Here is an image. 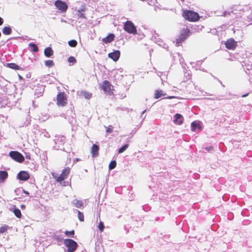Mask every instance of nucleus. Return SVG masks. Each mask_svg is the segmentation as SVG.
Here are the masks:
<instances>
[{
    "label": "nucleus",
    "instance_id": "f257e3e1",
    "mask_svg": "<svg viewBox=\"0 0 252 252\" xmlns=\"http://www.w3.org/2000/svg\"><path fill=\"white\" fill-rule=\"evenodd\" d=\"M183 16L186 19L190 21H196L199 17L197 13L190 10L184 11Z\"/></svg>",
    "mask_w": 252,
    "mask_h": 252
},
{
    "label": "nucleus",
    "instance_id": "f03ea898",
    "mask_svg": "<svg viewBox=\"0 0 252 252\" xmlns=\"http://www.w3.org/2000/svg\"><path fill=\"white\" fill-rule=\"evenodd\" d=\"M67 103V98L64 93H59L57 96V104L60 107H63Z\"/></svg>",
    "mask_w": 252,
    "mask_h": 252
},
{
    "label": "nucleus",
    "instance_id": "7ed1b4c3",
    "mask_svg": "<svg viewBox=\"0 0 252 252\" xmlns=\"http://www.w3.org/2000/svg\"><path fill=\"white\" fill-rule=\"evenodd\" d=\"M63 244L67 248V251L68 252H73L77 247V243L70 239H64Z\"/></svg>",
    "mask_w": 252,
    "mask_h": 252
},
{
    "label": "nucleus",
    "instance_id": "20e7f679",
    "mask_svg": "<svg viewBox=\"0 0 252 252\" xmlns=\"http://www.w3.org/2000/svg\"><path fill=\"white\" fill-rule=\"evenodd\" d=\"M124 29L129 33L133 34H136L137 33V30L135 26L134 25L133 23L130 21H127L125 23Z\"/></svg>",
    "mask_w": 252,
    "mask_h": 252
},
{
    "label": "nucleus",
    "instance_id": "39448f33",
    "mask_svg": "<svg viewBox=\"0 0 252 252\" xmlns=\"http://www.w3.org/2000/svg\"><path fill=\"white\" fill-rule=\"evenodd\" d=\"M9 155L13 159L18 162H23L25 159L24 156L17 151H11Z\"/></svg>",
    "mask_w": 252,
    "mask_h": 252
},
{
    "label": "nucleus",
    "instance_id": "423d86ee",
    "mask_svg": "<svg viewBox=\"0 0 252 252\" xmlns=\"http://www.w3.org/2000/svg\"><path fill=\"white\" fill-rule=\"evenodd\" d=\"M55 5L57 8L61 12H65L68 8V6L65 2L60 0H57L55 2Z\"/></svg>",
    "mask_w": 252,
    "mask_h": 252
},
{
    "label": "nucleus",
    "instance_id": "0eeeda50",
    "mask_svg": "<svg viewBox=\"0 0 252 252\" xmlns=\"http://www.w3.org/2000/svg\"><path fill=\"white\" fill-rule=\"evenodd\" d=\"M69 172H70V168L69 167L65 168L63 170L61 174L59 176L57 177V178H56L57 182H60L63 181L65 179H66L67 177Z\"/></svg>",
    "mask_w": 252,
    "mask_h": 252
},
{
    "label": "nucleus",
    "instance_id": "6e6552de",
    "mask_svg": "<svg viewBox=\"0 0 252 252\" xmlns=\"http://www.w3.org/2000/svg\"><path fill=\"white\" fill-rule=\"evenodd\" d=\"M17 178L20 180L26 181L29 179L30 175L26 171H21L18 174Z\"/></svg>",
    "mask_w": 252,
    "mask_h": 252
},
{
    "label": "nucleus",
    "instance_id": "1a4fd4ad",
    "mask_svg": "<svg viewBox=\"0 0 252 252\" xmlns=\"http://www.w3.org/2000/svg\"><path fill=\"white\" fill-rule=\"evenodd\" d=\"M108 57L112 59L114 61H117L120 57V52L116 50L113 52H111L108 54Z\"/></svg>",
    "mask_w": 252,
    "mask_h": 252
},
{
    "label": "nucleus",
    "instance_id": "9d476101",
    "mask_svg": "<svg viewBox=\"0 0 252 252\" xmlns=\"http://www.w3.org/2000/svg\"><path fill=\"white\" fill-rule=\"evenodd\" d=\"M236 42L233 39H229L227 40L225 46L227 49H234L236 46Z\"/></svg>",
    "mask_w": 252,
    "mask_h": 252
},
{
    "label": "nucleus",
    "instance_id": "9b49d317",
    "mask_svg": "<svg viewBox=\"0 0 252 252\" xmlns=\"http://www.w3.org/2000/svg\"><path fill=\"white\" fill-rule=\"evenodd\" d=\"M184 118L183 116L179 114H176L174 116V119L173 122L177 125H181L183 123Z\"/></svg>",
    "mask_w": 252,
    "mask_h": 252
},
{
    "label": "nucleus",
    "instance_id": "f8f14e48",
    "mask_svg": "<svg viewBox=\"0 0 252 252\" xmlns=\"http://www.w3.org/2000/svg\"><path fill=\"white\" fill-rule=\"evenodd\" d=\"M102 89L105 93H109L111 90V85L107 81H104L101 86Z\"/></svg>",
    "mask_w": 252,
    "mask_h": 252
},
{
    "label": "nucleus",
    "instance_id": "ddd939ff",
    "mask_svg": "<svg viewBox=\"0 0 252 252\" xmlns=\"http://www.w3.org/2000/svg\"><path fill=\"white\" fill-rule=\"evenodd\" d=\"M72 205L78 208H81L83 207V202L82 200H78L77 198L73 199L71 201Z\"/></svg>",
    "mask_w": 252,
    "mask_h": 252
},
{
    "label": "nucleus",
    "instance_id": "4468645a",
    "mask_svg": "<svg viewBox=\"0 0 252 252\" xmlns=\"http://www.w3.org/2000/svg\"><path fill=\"white\" fill-rule=\"evenodd\" d=\"M99 147L97 145L93 144L91 148V153L93 157H96L98 155Z\"/></svg>",
    "mask_w": 252,
    "mask_h": 252
},
{
    "label": "nucleus",
    "instance_id": "2eb2a0df",
    "mask_svg": "<svg viewBox=\"0 0 252 252\" xmlns=\"http://www.w3.org/2000/svg\"><path fill=\"white\" fill-rule=\"evenodd\" d=\"M115 35L113 33H109L107 36L105 38H103L102 39L103 42L105 43H109L111 42L114 39Z\"/></svg>",
    "mask_w": 252,
    "mask_h": 252
},
{
    "label": "nucleus",
    "instance_id": "dca6fc26",
    "mask_svg": "<svg viewBox=\"0 0 252 252\" xmlns=\"http://www.w3.org/2000/svg\"><path fill=\"white\" fill-rule=\"evenodd\" d=\"M8 173L5 171H0V183H3L7 178Z\"/></svg>",
    "mask_w": 252,
    "mask_h": 252
},
{
    "label": "nucleus",
    "instance_id": "f3484780",
    "mask_svg": "<svg viewBox=\"0 0 252 252\" xmlns=\"http://www.w3.org/2000/svg\"><path fill=\"white\" fill-rule=\"evenodd\" d=\"M44 55L47 57H50L53 54V51L51 47H47L45 49Z\"/></svg>",
    "mask_w": 252,
    "mask_h": 252
},
{
    "label": "nucleus",
    "instance_id": "a211bd4d",
    "mask_svg": "<svg viewBox=\"0 0 252 252\" xmlns=\"http://www.w3.org/2000/svg\"><path fill=\"white\" fill-rule=\"evenodd\" d=\"M10 210L13 211L15 216L18 218H20L21 217L22 214L20 210L18 208H16L15 205L14 206V208L10 209Z\"/></svg>",
    "mask_w": 252,
    "mask_h": 252
},
{
    "label": "nucleus",
    "instance_id": "6ab92c4d",
    "mask_svg": "<svg viewBox=\"0 0 252 252\" xmlns=\"http://www.w3.org/2000/svg\"><path fill=\"white\" fill-rule=\"evenodd\" d=\"M189 30L188 29H186L184 32H182L181 34L180 35L179 38H180L181 40H185V39L188 36V33H189Z\"/></svg>",
    "mask_w": 252,
    "mask_h": 252
},
{
    "label": "nucleus",
    "instance_id": "aec40b11",
    "mask_svg": "<svg viewBox=\"0 0 252 252\" xmlns=\"http://www.w3.org/2000/svg\"><path fill=\"white\" fill-rule=\"evenodd\" d=\"M165 94L163 93L162 90H157L155 94V98L158 99L161 96H164Z\"/></svg>",
    "mask_w": 252,
    "mask_h": 252
},
{
    "label": "nucleus",
    "instance_id": "412c9836",
    "mask_svg": "<svg viewBox=\"0 0 252 252\" xmlns=\"http://www.w3.org/2000/svg\"><path fill=\"white\" fill-rule=\"evenodd\" d=\"M11 32L12 30L9 26L5 27L2 29V33L5 35H9Z\"/></svg>",
    "mask_w": 252,
    "mask_h": 252
},
{
    "label": "nucleus",
    "instance_id": "4be33fe9",
    "mask_svg": "<svg viewBox=\"0 0 252 252\" xmlns=\"http://www.w3.org/2000/svg\"><path fill=\"white\" fill-rule=\"evenodd\" d=\"M6 66L10 68L14 69L15 70H19L21 68V67L19 65L14 63H7Z\"/></svg>",
    "mask_w": 252,
    "mask_h": 252
},
{
    "label": "nucleus",
    "instance_id": "5701e85b",
    "mask_svg": "<svg viewBox=\"0 0 252 252\" xmlns=\"http://www.w3.org/2000/svg\"><path fill=\"white\" fill-rule=\"evenodd\" d=\"M29 46L31 47V50L33 52H36L38 51V49L37 46L35 43H29Z\"/></svg>",
    "mask_w": 252,
    "mask_h": 252
},
{
    "label": "nucleus",
    "instance_id": "b1692460",
    "mask_svg": "<svg viewBox=\"0 0 252 252\" xmlns=\"http://www.w3.org/2000/svg\"><path fill=\"white\" fill-rule=\"evenodd\" d=\"M81 94L83 95H84V96L86 99H90V98H91V97H92V95L91 93H90L89 92H86V91L82 92H81Z\"/></svg>",
    "mask_w": 252,
    "mask_h": 252
},
{
    "label": "nucleus",
    "instance_id": "393cba45",
    "mask_svg": "<svg viewBox=\"0 0 252 252\" xmlns=\"http://www.w3.org/2000/svg\"><path fill=\"white\" fill-rule=\"evenodd\" d=\"M64 233L66 235V236L71 238H73L74 235V231L71 230V231H65L64 232Z\"/></svg>",
    "mask_w": 252,
    "mask_h": 252
},
{
    "label": "nucleus",
    "instance_id": "a878e982",
    "mask_svg": "<svg viewBox=\"0 0 252 252\" xmlns=\"http://www.w3.org/2000/svg\"><path fill=\"white\" fill-rule=\"evenodd\" d=\"M54 64V63L52 60H47L45 62V65L48 67L53 66Z\"/></svg>",
    "mask_w": 252,
    "mask_h": 252
},
{
    "label": "nucleus",
    "instance_id": "bb28decb",
    "mask_svg": "<svg viewBox=\"0 0 252 252\" xmlns=\"http://www.w3.org/2000/svg\"><path fill=\"white\" fill-rule=\"evenodd\" d=\"M116 162L115 160L111 161L109 165V168L112 170L115 168L116 166Z\"/></svg>",
    "mask_w": 252,
    "mask_h": 252
},
{
    "label": "nucleus",
    "instance_id": "cd10ccee",
    "mask_svg": "<svg viewBox=\"0 0 252 252\" xmlns=\"http://www.w3.org/2000/svg\"><path fill=\"white\" fill-rule=\"evenodd\" d=\"M128 147V144H126L122 146L121 148L119 150V153L121 154L123 153L124 151H125L126 149Z\"/></svg>",
    "mask_w": 252,
    "mask_h": 252
},
{
    "label": "nucleus",
    "instance_id": "c85d7f7f",
    "mask_svg": "<svg viewBox=\"0 0 252 252\" xmlns=\"http://www.w3.org/2000/svg\"><path fill=\"white\" fill-rule=\"evenodd\" d=\"M77 42L75 40H71L68 41V45L72 47H74L77 45Z\"/></svg>",
    "mask_w": 252,
    "mask_h": 252
},
{
    "label": "nucleus",
    "instance_id": "c756f323",
    "mask_svg": "<svg viewBox=\"0 0 252 252\" xmlns=\"http://www.w3.org/2000/svg\"><path fill=\"white\" fill-rule=\"evenodd\" d=\"M191 130L195 131L197 127H199V125L195 122H193L191 124Z\"/></svg>",
    "mask_w": 252,
    "mask_h": 252
},
{
    "label": "nucleus",
    "instance_id": "7c9ffc66",
    "mask_svg": "<svg viewBox=\"0 0 252 252\" xmlns=\"http://www.w3.org/2000/svg\"><path fill=\"white\" fill-rule=\"evenodd\" d=\"M77 213H78V217L79 220L80 221H83L84 220L83 214L79 210H77Z\"/></svg>",
    "mask_w": 252,
    "mask_h": 252
},
{
    "label": "nucleus",
    "instance_id": "2f4dec72",
    "mask_svg": "<svg viewBox=\"0 0 252 252\" xmlns=\"http://www.w3.org/2000/svg\"><path fill=\"white\" fill-rule=\"evenodd\" d=\"M77 16L81 18L85 19L86 17L85 16L84 14L82 12V9L78 10Z\"/></svg>",
    "mask_w": 252,
    "mask_h": 252
},
{
    "label": "nucleus",
    "instance_id": "473e14b6",
    "mask_svg": "<svg viewBox=\"0 0 252 252\" xmlns=\"http://www.w3.org/2000/svg\"><path fill=\"white\" fill-rule=\"evenodd\" d=\"M68 62L69 63H74L76 62V60L74 57L71 56L68 58Z\"/></svg>",
    "mask_w": 252,
    "mask_h": 252
},
{
    "label": "nucleus",
    "instance_id": "72a5a7b5",
    "mask_svg": "<svg viewBox=\"0 0 252 252\" xmlns=\"http://www.w3.org/2000/svg\"><path fill=\"white\" fill-rule=\"evenodd\" d=\"M8 228V226L6 225H3L0 227V233H3L5 232Z\"/></svg>",
    "mask_w": 252,
    "mask_h": 252
},
{
    "label": "nucleus",
    "instance_id": "f704fd0d",
    "mask_svg": "<svg viewBox=\"0 0 252 252\" xmlns=\"http://www.w3.org/2000/svg\"><path fill=\"white\" fill-rule=\"evenodd\" d=\"M104 228V226L103 223L102 222L100 221L98 224L99 229L100 230V231L102 232L103 231Z\"/></svg>",
    "mask_w": 252,
    "mask_h": 252
},
{
    "label": "nucleus",
    "instance_id": "c9c22d12",
    "mask_svg": "<svg viewBox=\"0 0 252 252\" xmlns=\"http://www.w3.org/2000/svg\"><path fill=\"white\" fill-rule=\"evenodd\" d=\"M183 41L184 40H181L180 38L179 37L176 39V45L177 46H180Z\"/></svg>",
    "mask_w": 252,
    "mask_h": 252
},
{
    "label": "nucleus",
    "instance_id": "e433bc0d",
    "mask_svg": "<svg viewBox=\"0 0 252 252\" xmlns=\"http://www.w3.org/2000/svg\"><path fill=\"white\" fill-rule=\"evenodd\" d=\"M113 130V127L111 126H109L106 130L107 133H111Z\"/></svg>",
    "mask_w": 252,
    "mask_h": 252
},
{
    "label": "nucleus",
    "instance_id": "4c0bfd02",
    "mask_svg": "<svg viewBox=\"0 0 252 252\" xmlns=\"http://www.w3.org/2000/svg\"><path fill=\"white\" fill-rule=\"evenodd\" d=\"M204 149L209 152L213 150V147L212 146L206 147L204 148Z\"/></svg>",
    "mask_w": 252,
    "mask_h": 252
},
{
    "label": "nucleus",
    "instance_id": "58836bf2",
    "mask_svg": "<svg viewBox=\"0 0 252 252\" xmlns=\"http://www.w3.org/2000/svg\"><path fill=\"white\" fill-rule=\"evenodd\" d=\"M25 157L27 159H31V156L29 154H26L25 156Z\"/></svg>",
    "mask_w": 252,
    "mask_h": 252
},
{
    "label": "nucleus",
    "instance_id": "ea45409f",
    "mask_svg": "<svg viewBox=\"0 0 252 252\" xmlns=\"http://www.w3.org/2000/svg\"><path fill=\"white\" fill-rule=\"evenodd\" d=\"M3 23V20L2 19V18H1V17H0V26H1V25H2Z\"/></svg>",
    "mask_w": 252,
    "mask_h": 252
},
{
    "label": "nucleus",
    "instance_id": "a19ab883",
    "mask_svg": "<svg viewBox=\"0 0 252 252\" xmlns=\"http://www.w3.org/2000/svg\"><path fill=\"white\" fill-rule=\"evenodd\" d=\"M80 160H81V159H80V158H75V159H74L73 161H74V162H76V161H80Z\"/></svg>",
    "mask_w": 252,
    "mask_h": 252
},
{
    "label": "nucleus",
    "instance_id": "79ce46f5",
    "mask_svg": "<svg viewBox=\"0 0 252 252\" xmlns=\"http://www.w3.org/2000/svg\"><path fill=\"white\" fill-rule=\"evenodd\" d=\"M20 208L22 209H24L26 208V206L25 205H21Z\"/></svg>",
    "mask_w": 252,
    "mask_h": 252
},
{
    "label": "nucleus",
    "instance_id": "37998d69",
    "mask_svg": "<svg viewBox=\"0 0 252 252\" xmlns=\"http://www.w3.org/2000/svg\"><path fill=\"white\" fill-rule=\"evenodd\" d=\"M248 95V94H243L242 95V97H246Z\"/></svg>",
    "mask_w": 252,
    "mask_h": 252
},
{
    "label": "nucleus",
    "instance_id": "c03bdc74",
    "mask_svg": "<svg viewBox=\"0 0 252 252\" xmlns=\"http://www.w3.org/2000/svg\"><path fill=\"white\" fill-rule=\"evenodd\" d=\"M24 192L25 194H29V192H28V191H25V190H24Z\"/></svg>",
    "mask_w": 252,
    "mask_h": 252
},
{
    "label": "nucleus",
    "instance_id": "a18cd8bd",
    "mask_svg": "<svg viewBox=\"0 0 252 252\" xmlns=\"http://www.w3.org/2000/svg\"><path fill=\"white\" fill-rule=\"evenodd\" d=\"M174 97L173 96H168V97H166V98H168V99H171L172 98H173Z\"/></svg>",
    "mask_w": 252,
    "mask_h": 252
},
{
    "label": "nucleus",
    "instance_id": "49530a36",
    "mask_svg": "<svg viewBox=\"0 0 252 252\" xmlns=\"http://www.w3.org/2000/svg\"><path fill=\"white\" fill-rule=\"evenodd\" d=\"M188 76H189V77L187 79H190V75H189V72L188 73Z\"/></svg>",
    "mask_w": 252,
    "mask_h": 252
},
{
    "label": "nucleus",
    "instance_id": "de8ad7c7",
    "mask_svg": "<svg viewBox=\"0 0 252 252\" xmlns=\"http://www.w3.org/2000/svg\"><path fill=\"white\" fill-rule=\"evenodd\" d=\"M146 111V110H144V111H143L142 112V115H143V114H144V113H145Z\"/></svg>",
    "mask_w": 252,
    "mask_h": 252
},
{
    "label": "nucleus",
    "instance_id": "09e8293b",
    "mask_svg": "<svg viewBox=\"0 0 252 252\" xmlns=\"http://www.w3.org/2000/svg\"><path fill=\"white\" fill-rule=\"evenodd\" d=\"M19 77L20 79H21L22 78V77L20 75H19Z\"/></svg>",
    "mask_w": 252,
    "mask_h": 252
}]
</instances>
